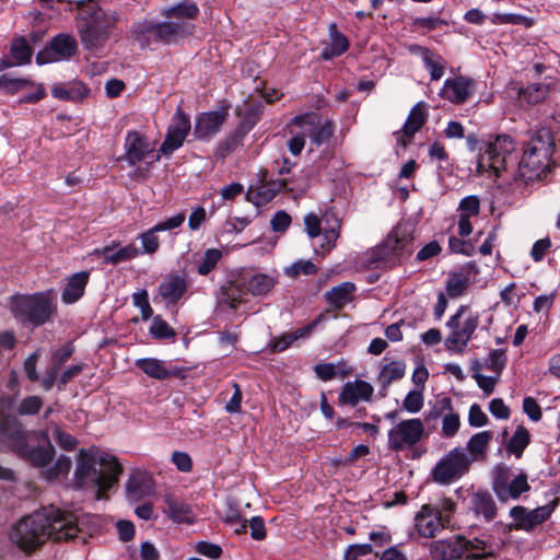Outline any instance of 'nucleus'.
<instances>
[{
	"label": "nucleus",
	"mask_w": 560,
	"mask_h": 560,
	"mask_svg": "<svg viewBox=\"0 0 560 560\" xmlns=\"http://www.w3.org/2000/svg\"><path fill=\"white\" fill-rule=\"evenodd\" d=\"M79 532L78 518L72 512L48 505L22 517L12 525L9 536L13 545L31 555L49 539L68 541Z\"/></svg>",
	"instance_id": "1"
},
{
	"label": "nucleus",
	"mask_w": 560,
	"mask_h": 560,
	"mask_svg": "<svg viewBox=\"0 0 560 560\" xmlns=\"http://www.w3.org/2000/svg\"><path fill=\"white\" fill-rule=\"evenodd\" d=\"M0 450L12 452L37 468L48 466L55 457L47 431H27L12 415H0Z\"/></svg>",
	"instance_id": "2"
},
{
	"label": "nucleus",
	"mask_w": 560,
	"mask_h": 560,
	"mask_svg": "<svg viewBox=\"0 0 560 560\" xmlns=\"http://www.w3.org/2000/svg\"><path fill=\"white\" fill-rule=\"evenodd\" d=\"M75 27L83 48L91 52L101 51L113 35L120 14L102 8L95 0L77 2Z\"/></svg>",
	"instance_id": "3"
},
{
	"label": "nucleus",
	"mask_w": 560,
	"mask_h": 560,
	"mask_svg": "<svg viewBox=\"0 0 560 560\" xmlns=\"http://www.w3.org/2000/svg\"><path fill=\"white\" fill-rule=\"evenodd\" d=\"M121 472L122 466L109 453L81 450L74 477L78 488H83L88 479L96 486V499L101 500L105 497V492L118 482V476Z\"/></svg>",
	"instance_id": "4"
},
{
	"label": "nucleus",
	"mask_w": 560,
	"mask_h": 560,
	"mask_svg": "<svg viewBox=\"0 0 560 560\" xmlns=\"http://www.w3.org/2000/svg\"><path fill=\"white\" fill-rule=\"evenodd\" d=\"M555 148L552 131L549 128L538 129L524 145L514 180L522 179L528 184L546 176L551 171V163L556 164L551 161Z\"/></svg>",
	"instance_id": "5"
},
{
	"label": "nucleus",
	"mask_w": 560,
	"mask_h": 560,
	"mask_svg": "<svg viewBox=\"0 0 560 560\" xmlns=\"http://www.w3.org/2000/svg\"><path fill=\"white\" fill-rule=\"evenodd\" d=\"M10 310L23 325L38 327L47 323L56 312L49 292L11 298Z\"/></svg>",
	"instance_id": "6"
},
{
	"label": "nucleus",
	"mask_w": 560,
	"mask_h": 560,
	"mask_svg": "<svg viewBox=\"0 0 560 560\" xmlns=\"http://www.w3.org/2000/svg\"><path fill=\"white\" fill-rule=\"evenodd\" d=\"M413 236L406 229L396 226L388 234L383 244L374 250L373 262L383 264L385 267H393L408 258L413 252Z\"/></svg>",
	"instance_id": "7"
},
{
	"label": "nucleus",
	"mask_w": 560,
	"mask_h": 560,
	"mask_svg": "<svg viewBox=\"0 0 560 560\" xmlns=\"http://www.w3.org/2000/svg\"><path fill=\"white\" fill-rule=\"evenodd\" d=\"M472 459L463 448H453L434 466L431 472L433 481L450 485L469 471Z\"/></svg>",
	"instance_id": "8"
},
{
	"label": "nucleus",
	"mask_w": 560,
	"mask_h": 560,
	"mask_svg": "<svg viewBox=\"0 0 560 560\" xmlns=\"http://www.w3.org/2000/svg\"><path fill=\"white\" fill-rule=\"evenodd\" d=\"M514 151V141L508 135L497 136L494 141L487 143L486 150L478 160V171L487 168L499 177L506 170V158Z\"/></svg>",
	"instance_id": "9"
},
{
	"label": "nucleus",
	"mask_w": 560,
	"mask_h": 560,
	"mask_svg": "<svg viewBox=\"0 0 560 560\" xmlns=\"http://www.w3.org/2000/svg\"><path fill=\"white\" fill-rule=\"evenodd\" d=\"M466 311H468V306L460 305L446 324L452 329L445 339V346L451 351L462 353L479 325L478 315H470L460 327L459 319Z\"/></svg>",
	"instance_id": "10"
},
{
	"label": "nucleus",
	"mask_w": 560,
	"mask_h": 560,
	"mask_svg": "<svg viewBox=\"0 0 560 560\" xmlns=\"http://www.w3.org/2000/svg\"><path fill=\"white\" fill-rule=\"evenodd\" d=\"M78 52L75 38L67 33L54 36L46 47L36 54L37 65H46L59 60H69Z\"/></svg>",
	"instance_id": "11"
},
{
	"label": "nucleus",
	"mask_w": 560,
	"mask_h": 560,
	"mask_svg": "<svg viewBox=\"0 0 560 560\" xmlns=\"http://www.w3.org/2000/svg\"><path fill=\"white\" fill-rule=\"evenodd\" d=\"M424 428L420 419L400 421L388 432V447L398 452L416 445L423 436Z\"/></svg>",
	"instance_id": "12"
},
{
	"label": "nucleus",
	"mask_w": 560,
	"mask_h": 560,
	"mask_svg": "<svg viewBox=\"0 0 560 560\" xmlns=\"http://www.w3.org/2000/svg\"><path fill=\"white\" fill-rule=\"evenodd\" d=\"M190 129L191 124L189 116L178 107L167 128L165 139L160 147V152L164 155H168L179 149Z\"/></svg>",
	"instance_id": "13"
},
{
	"label": "nucleus",
	"mask_w": 560,
	"mask_h": 560,
	"mask_svg": "<svg viewBox=\"0 0 560 560\" xmlns=\"http://www.w3.org/2000/svg\"><path fill=\"white\" fill-rule=\"evenodd\" d=\"M188 275L185 271L167 273L159 285V295L167 305L175 306L187 293Z\"/></svg>",
	"instance_id": "14"
},
{
	"label": "nucleus",
	"mask_w": 560,
	"mask_h": 560,
	"mask_svg": "<svg viewBox=\"0 0 560 560\" xmlns=\"http://www.w3.org/2000/svg\"><path fill=\"white\" fill-rule=\"evenodd\" d=\"M229 117V107L201 113L196 117L194 136L198 140H208L217 135Z\"/></svg>",
	"instance_id": "15"
},
{
	"label": "nucleus",
	"mask_w": 560,
	"mask_h": 560,
	"mask_svg": "<svg viewBox=\"0 0 560 560\" xmlns=\"http://www.w3.org/2000/svg\"><path fill=\"white\" fill-rule=\"evenodd\" d=\"M475 80L468 77L458 75L447 79L440 92V96L453 104H463L475 90Z\"/></svg>",
	"instance_id": "16"
},
{
	"label": "nucleus",
	"mask_w": 560,
	"mask_h": 560,
	"mask_svg": "<svg viewBox=\"0 0 560 560\" xmlns=\"http://www.w3.org/2000/svg\"><path fill=\"white\" fill-rule=\"evenodd\" d=\"M318 124H319L318 115H316L314 113H306L303 115L294 116L291 119L289 127H291V126L302 127L304 125L310 126L311 130H312V132L310 135L312 138V141L316 145H320V144L329 141V139L334 136L335 126L331 121L327 120L318 129H316L315 127Z\"/></svg>",
	"instance_id": "17"
},
{
	"label": "nucleus",
	"mask_w": 560,
	"mask_h": 560,
	"mask_svg": "<svg viewBox=\"0 0 560 560\" xmlns=\"http://www.w3.org/2000/svg\"><path fill=\"white\" fill-rule=\"evenodd\" d=\"M198 5L191 0H183L179 3L163 10L162 15L170 22L188 26V35L195 32V20L199 15Z\"/></svg>",
	"instance_id": "18"
},
{
	"label": "nucleus",
	"mask_w": 560,
	"mask_h": 560,
	"mask_svg": "<svg viewBox=\"0 0 560 560\" xmlns=\"http://www.w3.org/2000/svg\"><path fill=\"white\" fill-rule=\"evenodd\" d=\"M430 553L435 560H465V545L463 536L457 535L450 539L432 542Z\"/></svg>",
	"instance_id": "19"
},
{
	"label": "nucleus",
	"mask_w": 560,
	"mask_h": 560,
	"mask_svg": "<svg viewBox=\"0 0 560 560\" xmlns=\"http://www.w3.org/2000/svg\"><path fill=\"white\" fill-rule=\"evenodd\" d=\"M373 386L363 380L347 382L339 394V405L354 407L360 400L370 401L373 395Z\"/></svg>",
	"instance_id": "20"
},
{
	"label": "nucleus",
	"mask_w": 560,
	"mask_h": 560,
	"mask_svg": "<svg viewBox=\"0 0 560 560\" xmlns=\"http://www.w3.org/2000/svg\"><path fill=\"white\" fill-rule=\"evenodd\" d=\"M154 489V480L152 476L140 469L133 470L127 481L126 492L130 501H140L150 495Z\"/></svg>",
	"instance_id": "21"
},
{
	"label": "nucleus",
	"mask_w": 560,
	"mask_h": 560,
	"mask_svg": "<svg viewBox=\"0 0 560 560\" xmlns=\"http://www.w3.org/2000/svg\"><path fill=\"white\" fill-rule=\"evenodd\" d=\"M415 526L420 536L430 538L445 524L440 520L439 513L435 514L434 506L423 504L415 517Z\"/></svg>",
	"instance_id": "22"
},
{
	"label": "nucleus",
	"mask_w": 560,
	"mask_h": 560,
	"mask_svg": "<svg viewBox=\"0 0 560 560\" xmlns=\"http://www.w3.org/2000/svg\"><path fill=\"white\" fill-rule=\"evenodd\" d=\"M163 501L167 508L165 513L173 522L188 525H191L196 522V516L191 505L185 502L183 499L174 495L173 493H165L163 495Z\"/></svg>",
	"instance_id": "23"
},
{
	"label": "nucleus",
	"mask_w": 560,
	"mask_h": 560,
	"mask_svg": "<svg viewBox=\"0 0 560 560\" xmlns=\"http://www.w3.org/2000/svg\"><path fill=\"white\" fill-rule=\"evenodd\" d=\"M324 315L319 314L315 319H313L310 324L305 325L304 327L299 328L289 334H283L280 337H273L268 343L270 352H282L287 350L295 340L311 336L313 330L322 323Z\"/></svg>",
	"instance_id": "24"
},
{
	"label": "nucleus",
	"mask_w": 560,
	"mask_h": 560,
	"mask_svg": "<svg viewBox=\"0 0 560 560\" xmlns=\"http://www.w3.org/2000/svg\"><path fill=\"white\" fill-rule=\"evenodd\" d=\"M118 245L117 242H114L112 245L94 249L92 255L102 256L103 262L106 265H118L136 258L141 253L133 244L116 249Z\"/></svg>",
	"instance_id": "25"
},
{
	"label": "nucleus",
	"mask_w": 560,
	"mask_h": 560,
	"mask_svg": "<svg viewBox=\"0 0 560 560\" xmlns=\"http://www.w3.org/2000/svg\"><path fill=\"white\" fill-rule=\"evenodd\" d=\"M287 184V179H280L264 183L257 188L249 187L246 192V200L256 207L265 206L270 202L279 191L284 189Z\"/></svg>",
	"instance_id": "26"
},
{
	"label": "nucleus",
	"mask_w": 560,
	"mask_h": 560,
	"mask_svg": "<svg viewBox=\"0 0 560 560\" xmlns=\"http://www.w3.org/2000/svg\"><path fill=\"white\" fill-rule=\"evenodd\" d=\"M424 103H418L411 108L409 116L401 129L402 136L397 138V142L401 147L406 148L410 143L413 136L425 124L427 115L424 112Z\"/></svg>",
	"instance_id": "27"
},
{
	"label": "nucleus",
	"mask_w": 560,
	"mask_h": 560,
	"mask_svg": "<svg viewBox=\"0 0 560 560\" xmlns=\"http://www.w3.org/2000/svg\"><path fill=\"white\" fill-rule=\"evenodd\" d=\"M126 159L130 165H136L143 161L151 152L148 140L138 131H129L125 142Z\"/></svg>",
	"instance_id": "28"
},
{
	"label": "nucleus",
	"mask_w": 560,
	"mask_h": 560,
	"mask_svg": "<svg viewBox=\"0 0 560 560\" xmlns=\"http://www.w3.org/2000/svg\"><path fill=\"white\" fill-rule=\"evenodd\" d=\"M470 503L475 515L482 516L486 522H492L498 515L497 503L488 490H477L471 495Z\"/></svg>",
	"instance_id": "29"
},
{
	"label": "nucleus",
	"mask_w": 560,
	"mask_h": 560,
	"mask_svg": "<svg viewBox=\"0 0 560 560\" xmlns=\"http://www.w3.org/2000/svg\"><path fill=\"white\" fill-rule=\"evenodd\" d=\"M409 50L412 54H420L425 69L430 72L432 81L440 80L443 77L446 62L440 55H436L431 49L419 45H411Z\"/></svg>",
	"instance_id": "30"
},
{
	"label": "nucleus",
	"mask_w": 560,
	"mask_h": 560,
	"mask_svg": "<svg viewBox=\"0 0 560 560\" xmlns=\"http://www.w3.org/2000/svg\"><path fill=\"white\" fill-rule=\"evenodd\" d=\"M89 278V271H80L72 275L68 279V282L61 293L62 302L66 304H72L79 301L84 294Z\"/></svg>",
	"instance_id": "31"
},
{
	"label": "nucleus",
	"mask_w": 560,
	"mask_h": 560,
	"mask_svg": "<svg viewBox=\"0 0 560 560\" xmlns=\"http://www.w3.org/2000/svg\"><path fill=\"white\" fill-rule=\"evenodd\" d=\"M188 36V26L186 25L173 23L168 20L158 22L155 42L172 45Z\"/></svg>",
	"instance_id": "32"
},
{
	"label": "nucleus",
	"mask_w": 560,
	"mask_h": 560,
	"mask_svg": "<svg viewBox=\"0 0 560 560\" xmlns=\"http://www.w3.org/2000/svg\"><path fill=\"white\" fill-rule=\"evenodd\" d=\"M89 92V88L81 81H73L67 85H55L51 90L54 97L71 102H81L88 96Z\"/></svg>",
	"instance_id": "33"
},
{
	"label": "nucleus",
	"mask_w": 560,
	"mask_h": 560,
	"mask_svg": "<svg viewBox=\"0 0 560 560\" xmlns=\"http://www.w3.org/2000/svg\"><path fill=\"white\" fill-rule=\"evenodd\" d=\"M354 291L355 284L353 282L346 281L328 290L325 293V298L326 301L336 310H341L346 304L352 302V293Z\"/></svg>",
	"instance_id": "34"
},
{
	"label": "nucleus",
	"mask_w": 560,
	"mask_h": 560,
	"mask_svg": "<svg viewBox=\"0 0 560 560\" xmlns=\"http://www.w3.org/2000/svg\"><path fill=\"white\" fill-rule=\"evenodd\" d=\"M136 366L151 378L159 381L176 376L177 372L170 371L162 361L154 358H143L136 361Z\"/></svg>",
	"instance_id": "35"
},
{
	"label": "nucleus",
	"mask_w": 560,
	"mask_h": 560,
	"mask_svg": "<svg viewBox=\"0 0 560 560\" xmlns=\"http://www.w3.org/2000/svg\"><path fill=\"white\" fill-rule=\"evenodd\" d=\"M557 503H558V500L555 499L553 501H551L550 503H548L546 505L538 506L532 511L527 510L526 523L515 524L514 527L516 529H523L526 532L534 529L536 526L542 524L551 516Z\"/></svg>",
	"instance_id": "36"
},
{
	"label": "nucleus",
	"mask_w": 560,
	"mask_h": 560,
	"mask_svg": "<svg viewBox=\"0 0 560 560\" xmlns=\"http://www.w3.org/2000/svg\"><path fill=\"white\" fill-rule=\"evenodd\" d=\"M329 35L331 38L330 46L324 48V50L322 51V57L325 60L341 56L349 48L348 38L338 31L336 23H331L329 25Z\"/></svg>",
	"instance_id": "37"
},
{
	"label": "nucleus",
	"mask_w": 560,
	"mask_h": 560,
	"mask_svg": "<svg viewBox=\"0 0 560 560\" xmlns=\"http://www.w3.org/2000/svg\"><path fill=\"white\" fill-rule=\"evenodd\" d=\"M463 544L465 545V560H483L494 557L491 545L486 540L467 539L463 536Z\"/></svg>",
	"instance_id": "38"
},
{
	"label": "nucleus",
	"mask_w": 560,
	"mask_h": 560,
	"mask_svg": "<svg viewBox=\"0 0 560 560\" xmlns=\"http://www.w3.org/2000/svg\"><path fill=\"white\" fill-rule=\"evenodd\" d=\"M223 302L229 305L231 310H237L238 305L244 302L243 296L248 294L244 285L243 277L235 281H230L226 285L221 288Z\"/></svg>",
	"instance_id": "39"
},
{
	"label": "nucleus",
	"mask_w": 560,
	"mask_h": 560,
	"mask_svg": "<svg viewBox=\"0 0 560 560\" xmlns=\"http://www.w3.org/2000/svg\"><path fill=\"white\" fill-rule=\"evenodd\" d=\"M248 293L255 296L266 295L275 285L273 278L265 273H256L249 278L243 277Z\"/></svg>",
	"instance_id": "40"
},
{
	"label": "nucleus",
	"mask_w": 560,
	"mask_h": 560,
	"mask_svg": "<svg viewBox=\"0 0 560 560\" xmlns=\"http://www.w3.org/2000/svg\"><path fill=\"white\" fill-rule=\"evenodd\" d=\"M527 479V474L521 471L517 476L510 480L508 487L505 488V493L500 495L499 501L505 503L510 499L517 500L522 493L528 492L530 490V486Z\"/></svg>",
	"instance_id": "41"
},
{
	"label": "nucleus",
	"mask_w": 560,
	"mask_h": 560,
	"mask_svg": "<svg viewBox=\"0 0 560 560\" xmlns=\"http://www.w3.org/2000/svg\"><path fill=\"white\" fill-rule=\"evenodd\" d=\"M262 108L264 106L261 103L249 105L245 109L241 121L235 128V131L245 137L259 121L262 114Z\"/></svg>",
	"instance_id": "42"
},
{
	"label": "nucleus",
	"mask_w": 560,
	"mask_h": 560,
	"mask_svg": "<svg viewBox=\"0 0 560 560\" xmlns=\"http://www.w3.org/2000/svg\"><path fill=\"white\" fill-rule=\"evenodd\" d=\"M492 435L491 431H482L474 434L469 439L467 443V451L472 456V462L485 457L489 443L492 440Z\"/></svg>",
	"instance_id": "43"
},
{
	"label": "nucleus",
	"mask_w": 560,
	"mask_h": 560,
	"mask_svg": "<svg viewBox=\"0 0 560 560\" xmlns=\"http://www.w3.org/2000/svg\"><path fill=\"white\" fill-rule=\"evenodd\" d=\"M511 477L512 470L508 465L499 464L494 467L492 471L491 488L498 500L500 499V495L505 493V488L508 487Z\"/></svg>",
	"instance_id": "44"
},
{
	"label": "nucleus",
	"mask_w": 560,
	"mask_h": 560,
	"mask_svg": "<svg viewBox=\"0 0 560 560\" xmlns=\"http://www.w3.org/2000/svg\"><path fill=\"white\" fill-rule=\"evenodd\" d=\"M529 442L530 435L528 430L523 425H518L512 438L509 440L506 450L520 458L524 450L528 446Z\"/></svg>",
	"instance_id": "45"
},
{
	"label": "nucleus",
	"mask_w": 560,
	"mask_h": 560,
	"mask_svg": "<svg viewBox=\"0 0 560 560\" xmlns=\"http://www.w3.org/2000/svg\"><path fill=\"white\" fill-rule=\"evenodd\" d=\"M10 52L16 65H26L31 62L33 48L25 37L19 36L12 40Z\"/></svg>",
	"instance_id": "46"
},
{
	"label": "nucleus",
	"mask_w": 560,
	"mask_h": 560,
	"mask_svg": "<svg viewBox=\"0 0 560 560\" xmlns=\"http://www.w3.org/2000/svg\"><path fill=\"white\" fill-rule=\"evenodd\" d=\"M469 287V279L464 272H452L446 282V293L451 299L464 295Z\"/></svg>",
	"instance_id": "47"
},
{
	"label": "nucleus",
	"mask_w": 560,
	"mask_h": 560,
	"mask_svg": "<svg viewBox=\"0 0 560 560\" xmlns=\"http://www.w3.org/2000/svg\"><path fill=\"white\" fill-rule=\"evenodd\" d=\"M550 85L548 83H532L520 91V95L528 104H538L549 94Z\"/></svg>",
	"instance_id": "48"
},
{
	"label": "nucleus",
	"mask_w": 560,
	"mask_h": 560,
	"mask_svg": "<svg viewBox=\"0 0 560 560\" xmlns=\"http://www.w3.org/2000/svg\"><path fill=\"white\" fill-rule=\"evenodd\" d=\"M406 365L400 361H393L383 366L378 381L384 385H390L392 382L400 380L405 375Z\"/></svg>",
	"instance_id": "49"
},
{
	"label": "nucleus",
	"mask_w": 560,
	"mask_h": 560,
	"mask_svg": "<svg viewBox=\"0 0 560 560\" xmlns=\"http://www.w3.org/2000/svg\"><path fill=\"white\" fill-rule=\"evenodd\" d=\"M245 137L240 135L237 131H233L231 135L225 137L218 143L215 150L217 159H225L229 154L234 152L238 145L242 144Z\"/></svg>",
	"instance_id": "50"
},
{
	"label": "nucleus",
	"mask_w": 560,
	"mask_h": 560,
	"mask_svg": "<svg viewBox=\"0 0 560 560\" xmlns=\"http://www.w3.org/2000/svg\"><path fill=\"white\" fill-rule=\"evenodd\" d=\"M158 22L151 20H142L137 23H133L130 33L136 40H142L147 38L149 35H153V39L155 40L156 36Z\"/></svg>",
	"instance_id": "51"
},
{
	"label": "nucleus",
	"mask_w": 560,
	"mask_h": 560,
	"mask_svg": "<svg viewBox=\"0 0 560 560\" xmlns=\"http://www.w3.org/2000/svg\"><path fill=\"white\" fill-rule=\"evenodd\" d=\"M43 405L44 400L42 397L36 395L27 396L20 401L16 408V412L21 417L35 416L39 413L40 409L43 408Z\"/></svg>",
	"instance_id": "52"
},
{
	"label": "nucleus",
	"mask_w": 560,
	"mask_h": 560,
	"mask_svg": "<svg viewBox=\"0 0 560 560\" xmlns=\"http://www.w3.org/2000/svg\"><path fill=\"white\" fill-rule=\"evenodd\" d=\"M150 334L158 340L171 339L176 336L175 330L160 315L153 317Z\"/></svg>",
	"instance_id": "53"
},
{
	"label": "nucleus",
	"mask_w": 560,
	"mask_h": 560,
	"mask_svg": "<svg viewBox=\"0 0 560 560\" xmlns=\"http://www.w3.org/2000/svg\"><path fill=\"white\" fill-rule=\"evenodd\" d=\"M222 258V252L218 248L206 250L202 261L197 266V272L200 276L209 275Z\"/></svg>",
	"instance_id": "54"
},
{
	"label": "nucleus",
	"mask_w": 560,
	"mask_h": 560,
	"mask_svg": "<svg viewBox=\"0 0 560 560\" xmlns=\"http://www.w3.org/2000/svg\"><path fill=\"white\" fill-rule=\"evenodd\" d=\"M33 85L34 83L27 79H12L7 74L0 77V91L10 95H14L21 90Z\"/></svg>",
	"instance_id": "55"
},
{
	"label": "nucleus",
	"mask_w": 560,
	"mask_h": 560,
	"mask_svg": "<svg viewBox=\"0 0 560 560\" xmlns=\"http://www.w3.org/2000/svg\"><path fill=\"white\" fill-rule=\"evenodd\" d=\"M453 409L452 399L450 397L438 398L434 405L425 413V422L436 421L445 411Z\"/></svg>",
	"instance_id": "56"
},
{
	"label": "nucleus",
	"mask_w": 560,
	"mask_h": 560,
	"mask_svg": "<svg viewBox=\"0 0 560 560\" xmlns=\"http://www.w3.org/2000/svg\"><path fill=\"white\" fill-rule=\"evenodd\" d=\"M448 248L451 253L462 254L465 256H472L476 252L475 246L470 241H465L454 235L448 238Z\"/></svg>",
	"instance_id": "57"
},
{
	"label": "nucleus",
	"mask_w": 560,
	"mask_h": 560,
	"mask_svg": "<svg viewBox=\"0 0 560 560\" xmlns=\"http://www.w3.org/2000/svg\"><path fill=\"white\" fill-rule=\"evenodd\" d=\"M506 365V357L503 349H494L489 353L487 360V368L497 373L498 376L502 373Z\"/></svg>",
	"instance_id": "58"
},
{
	"label": "nucleus",
	"mask_w": 560,
	"mask_h": 560,
	"mask_svg": "<svg viewBox=\"0 0 560 560\" xmlns=\"http://www.w3.org/2000/svg\"><path fill=\"white\" fill-rule=\"evenodd\" d=\"M158 232L159 231H153V228H151L147 232L140 234L139 238L142 243V253L152 255L158 252L160 247V240L156 236Z\"/></svg>",
	"instance_id": "59"
},
{
	"label": "nucleus",
	"mask_w": 560,
	"mask_h": 560,
	"mask_svg": "<svg viewBox=\"0 0 560 560\" xmlns=\"http://www.w3.org/2000/svg\"><path fill=\"white\" fill-rule=\"evenodd\" d=\"M317 271V267L311 260H300L290 266L285 272L290 277H298L302 273L306 276L316 275Z\"/></svg>",
	"instance_id": "60"
},
{
	"label": "nucleus",
	"mask_w": 560,
	"mask_h": 560,
	"mask_svg": "<svg viewBox=\"0 0 560 560\" xmlns=\"http://www.w3.org/2000/svg\"><path fill=\"white\" fill-rule=\"evenodd\" d=\"M71 468V459L68 456H60L55 465L45 471L46 479L51 480L58 478L60 475H66Z\"/></svg>",
	"instance_id": "61"
},
{
	"label": "nucleus",
	"mask_w": 560,
	"mask_h": 560,
	"mask_svg": "<svg viewBox=\"0 0 560 560\" xmlns=\"http://www.w3.org/2000/svg\"><path fill=\"white\" fill-rule=\"evenodd\" d=\"M132 301L133 304L140 308L142 319L148 320L152 316L153 310L149 303V295L147 290H141L133 293Z\"/></svg>",
	"instance_id": "62"
},
{
	"label": "nucleus",
	"mask_w": 560,
	"mask_h": 560,
	"mask_svg": "<svg viewBox=\"0 0 560 560\" xmlns=\"http://www.w3.org/2000/svg\"><path fill=\"white\" fill-rule=\"evenodd\" d=\"M404 408L412 413L420 411L423 407L422 390H411L407 394L402 401Z\"/></svg>",
	"instance_id": "63"
},
{
	"label": "nucleus",
	"mask_w": 560,
	"mask_h": 560,
	"mask_svg": "<svg viewBox=\"0 0 560 560\" xmlns=\"http://www.w3.org/2000/svg\"><path fill=\"white\" fill-rule=\"evenodd\" d=\"M373 552L371 544H353L350 545L343 555V560H358L359 557L368 556Z\"/></svg>",
	"instance_id": "64"
}]
</instances>
